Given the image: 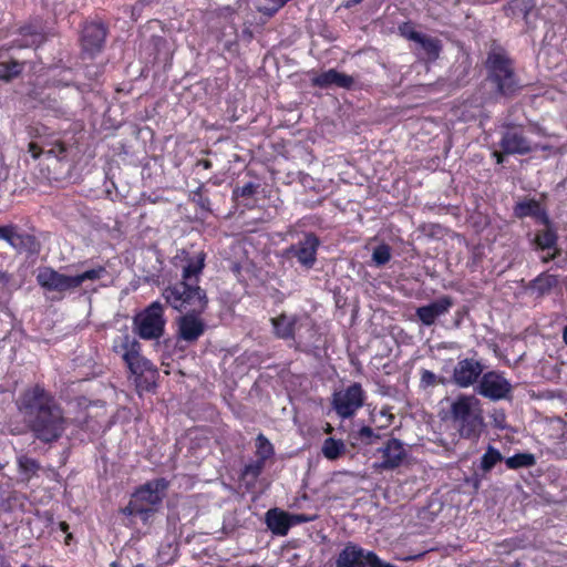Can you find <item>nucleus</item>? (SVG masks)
<instances>
[{
  "mask_svg": "<svg viewBox=\"0 0 567 567\" xmlns=\"http://www.w3.org/2000/svg\"><path fill=\"white\" fill-rule=\"evenodd\" d=\"M205 266V254L199 251L187 258L183 267L182 281L165 288L162 296L166 302L179 312H204L208 299L206 292L197 285Z\"/></svg>",
  "mask_w": 567,
  "mask_h": 567,
  "instance_id": "nucleus-1",
  "label": "nucleus"
},
{
  "mask_svg": "<svg viewBox=\"0 0 567 567\" xmlns=\"http://www.w3.org/2000/svg\"><path fill=\"white\" fill-rule=\"evenodd\" d=\"M450 416L462 437L477 439L481 435L484 416L482 403L475 395H457L450 404Z\"/></svg>",
  "mask_w": 567,
  "mask_h": 567,
  "instance_id": "nucleus-2",
  "label": "nucleus"
},
{
  "mask_svg": "<svg viewBox=\"0 0 567 567\" xmlns=\"http://www.w3.org/2000/svg\"><path fill=\"white\" fill-rule=\"evenodd\" d=\"M485 68L486 82L495 89V94L512 97L522 89L513 62L503 51L492 50L487 54Z\"/></svg>",
  "mask_w": 567,
  "mask_h": 567,
  "instance_id": "nucleus-3",
  "label": "nucleus"
},
{
  "mask_svg": "<svg viewBox=\"0 0 567 567\" xmlns=\"http://www.w3.org/2000/svg\"><path fill=\"white\" fill-rule=\"evenodd\" d=\"M104 274V267L89 269L74 276L61 274L51 267H43L40 268L37 274V281L45 290L70 293L85 281L99 280Z\"/></svg>",
  "mask_w": 567,
  "mask_h": 567,
  "instance_id": "nucleus-4",
  "label": "nucleus"
},
{
  "mask_svg": "<svg viewBox=\"0 0 567 567\" xmlns=\"http://www.w3.org/2000/svg\"><path fill=\"white\" fill-rule=\"evenodd\" d=\"M27 424L37 440L42 443H53L62 437L69 423L62 409L56 404Z\"/></svg>",
  "mask_w": 567,
  "mask_h": 567,
  "instance_id": "nucleus-5",
  "label": "nucleus"
},
{
  "mask_svg": "<svg viewBox=\"0 0 567 567\" xmlns=\"http://www.w3.org/2000/svg\"><path fill=\"white\" fill-rule=\"evenodd\" d=\"M16 404L25 423H28L58 403L43 386L35 384L22 391Z\"/></svg>",
  "mask_w": 567,
  "mask_h": 567,
  "instance_id": "nucleus-6",
  "label": "nucleus"
},
{
  "mask_svg": "<svg viewBox=\"0 0 567 567\" xmlns=\"http://www.w3.org/2000/svg\"><path fill=\"white\" fill-rule=\"evenodd\" d=\"M166 319L164 306L159 301L152 302L134 318V328L144 340L159 339L165 331Z\"/></svg>",
  "mask_w": 567,
  "mask_h": 567,
  "instance_id": "nucleus-7",
  "label": "nucleus"
},
{
  "mask_svg": "<svg viewBox=\"0 0 567 567\" xmlns=\"http://www.w3.org/2000/svg\"><path fill=\"white\" fill-rule=\"evenodd\" d=\"M336 567H395L381 560L371 550H365L357 544L348 543L336 560Z\"/></svg>",
  "mask_w": 567,
  "mask_h": 567,
  "instance_id": "nucleus-8",
  "label": "nucleus"
},
{
  "mask_svg": "<svg viewBox=\"0 0 567 567\" xmlns=\"http://www.w3.org/2000/svg\"><path fill=\"white\" fill-rule=\"evenodd\" d=\"M364 400L365 393L361 384L355 382L333 393L332 408L340 417L348 419L364 404Z\"/></svg>",
  "mask_w": 567,
  "mask_h": 567,
  "instance_id": "nucleus-9",
  "label": "nucleus"
},
{
  "mask_svg": "<svg viewBox=\"0 0 567 567\" xmlns=\"http://www.w3.org/2000/svg\"><path fill=\"white\" fill-rule=\"evenodd\" d=\"M141 37L152 47L154 59L167 61L173 53V45L165 35L161 21L151 20L141 28Z\"/></svg>",
  "mask_w": 567,
  "mask_h": 567,
  "instance_id": "nucleus-10",
  "label": "nucleus"
},
{
  "mask_svg": "<svg viewBox=\"0 0 567 567\" xmlns=\"http://www.w3.org/2000/svg\"><path fill=\"white\" fill-rule=\"evenodd\" d=\"M476 392L492 401H499L506 399L512 392V384L503 373L489 371L481 377Z\"/></svg>",
  "mask_w": 567,
  "mask_h": 567,
  "instance_id": "nucleus-11",
  "label": "nucleus"
},
{
  "mask_svg": "<svg viewBox=\"0 0 567 567\" xmlns=\"http://www.w3.org/2000/svg\"><path fill=\"white\" fill-rule=\"evenodd\" d=\"M374 456L378 460L373 465L374 468L390 471L403 464L406 458V451L400 440L390 439L375 451Z\"/></svg>",
  "mask_w": 567,
  "mask_h": 567,
  "instance_id": "nucleus-12",
  "label": "nucleus"
},
{
  "mask_svg": "<svg viewBox=\"0 0 567 567\" xmlns=\"http://www.w3.org/2000/svg\"><path fill=\"white\" fill-rule=\"evenodd\" d=\"M203 312H185L177 321V338L187 343L196 342L206 330V322L200 317Z\"/></svg>",
  "mask_w": 567,
  "mask_h": 567,
  "instance_id": "nucleus-13",
  "label": "nucleus"
},
{
  "mask_svg": "<svg viewBox=\"0 0 567 567\" xmlns=\"http://www.w3.org/2000/svg\"><path fill=\"white\" fill-rule=\"evenodd\" d=\"M167 488L168 482L165 478H156L141 485L133 495L140 504L146 508H153L154 513L165 497Z\"/></svg>",
  "mask_w": 567,
  "mask_h": 567,
  "instance_id": "nucleus-14",
  "label": "nucleus"
},
{
  "mask_svg": "<svg viewBox=\"0 0 567 567\" xmlns=\"http://www.w3.org/2000/svg\"><path fill=\"white\" fill-rule=\"evenodd\" d=\"M275 334L280 339H295L302 328H309L310 321L307 317L282 313L271 319Z\"/></svg>",
  "mask_w": 567,
  "mask_h": 567,
  "instance_id": "nucleus-15",
  "label": "nucleus"
},
{
  "mask_svg": "<svg viewBox=\"0 0 567 567\" xmlns=\"http://www.w3.org/2000/svg\"><path fill=\"white\" fill-rule=\"evenodd\" d=\"M483 375V365L474 359H463L457 362L453 371V381L460 388H470Z\"/></svg>",
  "mask_w": 567,
  "mask_h": 567,
  "instance_id": "nucleus-16",
  "label": "nucleus"
},
{
  "mask_svg": "<svg viewBox=\"0 0 567 567\" xmlns=\"http://www.w3.org/2000/svg\"><path fill=\"white\" fill-rule=\"evenodd\" d=\"M106 34L104 24L97 22L86 24L82 32L83 50L91 56L95 55L102 50Z\"/></svg>",
  "mask_w": 567,
  "mask_h": 567,
  "instance_id": "nucleus-17",
  "label": "nucleus"
},
{
  "mask_svg": "<svg viewBox=\"0 0 567 567\" xmlns=\"http://www.w3.org/2000/svg\"><path fill=\"white\" fill-rule=\"evenodd\" d=\"M320 241L313 234H308L303 240L290 248V252L297 258L299 264L306 268H311L316 262L317 250Z\"/></svg>",
  "mask_w": 567,
  "mask_h": 567,
  "instance_id": "nucleus-18",
  "label": "nucleus"
},
{
  "mask_svg": "<svg viewBox=\"0 0 567 567\" xmlns=\"http://www.w3.org/2000/svg\"><path fill=\"white\" fill-rule=\"evenodd\" d=\"M452 306V299L444 296L426 306L419 307L416 309V316L423 324L432 326L437 318L447 313Z\"/></svg>",
  "mask_w": 567,
  "mask_h": 567,
  "instance_id": "nucleus-19",
  "label": "nucleus"
},
{
  "mask_svg": "<svg viewBox=\"0 0 567 567\" xmlns=\"http://www.w3.org/2000/svg\"><path fill=\"white\" fill-rule=\"evenodd\" d=\"M501 147L506 154H527L532 151L529 141L516 128H508L503 134Z\"/></svg>",
  "mask_w": 567,
  "mask_h": 567,
  "instance_id": "nucleus-20",
  "label": "nucleus"
},
{
  "mask_svg": "<svg viewBox=\"0 0 567 567\" xmlns=\"http://www.w3.org/2000/svg\"><path fill=\"white\" fill-rule=\"evenodd\" d=\"M353 83L354 79L351 75L339 72L334 69L322 72L312 79V84L321 89H328L331 86L350 89Z\"/></svg>",
  "mask_w": 567,
  "mask_h": 567,
  "instance_id": "nucleus-21",
  "label": "nucleus"
},
{
  "mask_svg": "<svg viewBox=\"0 0 567 567\" xmlns=\"http://www.w3.org/2000/svg\"><path fill=\"white\" fill-rule=\"evenodd\" d=\"M514 214L518 218L534 217L538 223L545 226L549 224L546 212L540 207L539 203L534 199L517 203L514 208Z\"/></svg>",
  "mask_w": 567,
  "mask_h": 567,
  "instance_id": "nucleus-22",
  "label": "nucleus"
},
{
  "mask_svg": "<svg viewBox=\"0 0 567 567\" xmlns=\"http://www.w3.org/2000/svg\"><path fill=\"white\" fill-rule=\"evenodd\" d=\"M125 363L132 374L138 378L145 377L146 381H154L156 369L150 360L141 355L140 351L136 354H131Z\"/></svg>",
  "mask_w": 567,
  "mask_h": 567,
  "instance_id": "nucleus-23",
  "label": "nucleus"
},
{
  "mask_svg": "<svg viewBox=\"0 0 567 567\" xmlns=\"http://www.w3.org/2000/svg\"><path fill=\"white\" fill-rule=\"evenodd\" d=\"M17 468L19 480L24 483H29L32 478L37 477L40 472L44 471L39 461L27 454L17 456Z\"/></svg>",
  "mask_w": 567,
  "mask_h": 567,
  "instance_id": "nucleus-24",
  "label": "nucleus"
},
{
  "mask_svg": "<svg viewBox=\"0 0 567 567\" xmlns=\"http://www.w3.org/2000/svg\"><path fill=\"white\" fill-rule=\"evenodd\" d=\"M266 523L275 535L286 536L290 529L289 513L278 508L269 509L266 513Z\"/></svg>",
  "mask_w": 567,
  "mask_h": 567,
  "instance_id": "nucleus-25",
  "label": "nucleus"
},
{
  "mask_svg": "<svg viewBox=\"0 0 567 567\" xmlns=\"http://www.w3.org/2000/svg\"><path fill=\"white\" fill-rule=\"evenodd\" d=\"M113 350L121 354L126 362L131 354H136L140 351V343L130 334H123L113 341Z\"/></svg>",
  "mask_w": 567,
  "mask_h": 567,
  "instance_id": "nucleus-26",
  "label": "nucleus"
},
{
  "mask_svg": "<svg viewBox=\"0 0 567 567\" xmlns=\"http://www.w3.org/2000/svg\"><path fill=\"white\" fill-rule=\"evenodd\" d=\"M321 453L329 461L338 460L346 453V444L342 440L328 437L322 443Z\"/></svg>",
  "mask_w": 567,
  "mask_h": 567,
  "instance_id": "nucleus-27",
  "label": "nucleus"
},
{
  "mask_svg": "<svg viewBox=\"0 0 567 567\" xmlns=\"http://www.w3.org/2000/svg\"><path fill=\"white\" fill-rule=\"evenodd\" d=\"M509 470L528 468L536 464V457L532 453H517L505 460Z\"/></svg>",
  "mask_w": 567,
  "mask_h": 567,
  "instance_id": "nucleus-28",
  "label": "nucleus"
},
{
  "mask_svg": "<svg viewBox=\"0 0 567 567\" xmlns=\"http://www.w3.org/2000/svg\"><path fill=\"white\" fill-rule=\"evenodd\" d=\"M28 148L33 158H39L43 153L48 156L61 158V156L66 152V146L60 141L55 142L53 146L45 152L34 142L29 143Z\"/></svg>",
  "mask_w": 567,
  "mask_h": 567,
  "instance_id": "nucleus-29",
  "label": "nucleus"
},
{
  "mask_svg": "<svg viewBox=\"0 0 567 567\" xmlns=\"http://www.w3.org/2000/svg\"><path fill=\"white\" fill-rule=\"evenodd\" d=\"M123 514L126 516H140L144 522H147L153 514V508H146L133 495L132 499L126 507L123 508Z\"/></svg>",
  "mask_w": 567,
  "mask_h": 567,
  "instance_id": "nucleus-30",
  "label": "nucleus"
},
{
  "mask_svg": "<svg viewBox=\"0 0 567 567\" xmlns=\"http://www.w3.org/2000/svg\"><path fill=\"white\" fill-rule=\"evenodd\" d=\"M259 12L269 17L276 13L288 0H250Z\"/></svg>",
  "mask_w": 567,
  "mask_h": 567,
  "instance_id": "nucleus-31",
  "label": "nucleus"
},
{
  "mask_svg": "<svg viewBox=\"0 0 567 567\" xmlns=\"http://www.w3.org/2000/svg\"><path fill=\"white\" fill-rule=\"evenodd\" d=\"M378 435L369 426H362L357 433L350 434V441L353 446L359 444H372Z\"/></svg>",
  "mask_w": 567,
  "mask_h": 567,
  "instance_id": "nucleus-32",
  "label": "nucleus"
},
{
  "mask_svg": "<svg viewBox=\"0 0 567 567\" xmlns=\"http://www.w3.org/2000/svg\"><path fill=\"white\" fill-rule=\"evenodd\" d=\"M9 245L19 251L31 250L34 245V238L31 235L16 231Z\"/></svg>",
  "mask_w": 567,
  "mask_h": 567,
  "instance_id": "nucleus-33",
  "label": "nucleus"
},
{
  "mask_svg": "<svg viewBox=\"0 0 567 567\" xmlns=\"http://www.w3.org/2000/svg\"><path fill=\"white\" fill-rule=\"evenodd\" d=\"M503 460L501 452L492 446H488L481 460V467L483 471H491L499 461Z\"/></svg>",
  "mask_w": 567,
  "mask_h": 567,
  "instance_id": "nucleus-34",
  "label": "nucleus"
},
{
  "mask_svg": "<svg viewBox=\"0 0 567 567\" xmlns=\"http://www.w3.org/2000/svg\"><path fill=\"white\" fill-rule=\"evenodd\" d=\"M557 237L555 233L550 229H546L542 233H538L535 243L538 248L542 250L551 249L556 245Z\"/></svg>",
  "mask_w": 567,
  "mask_h": 567,
  "instance_id": "nucleus-35",
  "label": "nucleus"
},
{
  "mask_svg": "<svg viewBox=\"0 0 567 567\" xmlns=\"http://www.w3.org/2000/svg\"><path fill=\"white\" fill-rule=\"evenodd\" d=\"M256 447H257V455L260 460L266 461L274 455L272 444L262 434H259L257 436Z\"/></svg>",
  "mask_w": 567,
  "mask_h": 567,
  "instance_id": "nucleus-36",
  "label": "nucleus"
},
{
  "mask_svg": "<svg viewBox=\"0 0 567 567\" xmlns=\"http://www.w3.org/2000/svg\"><path fill=\"white\" fill-rule=\"evenodd\" d=\"M533 7L534 3L532 0H512L508 3L507 10L511 11L513 16L522 14L526 18Z\"/></svg>",
  "mask_w": 567,
  "mask_h": 567,
  "instance_id": "nucleus-37",
  "label": "nucleus"
},
{
  "mask_svg": "<svg viewBox=\"0 0 567 567\" xmlns=\"http://www.w3.org/2000/svg\"><path fill=\"white\" fill-rule=\"evenodd\" d=\"M391 259V248L385 245H379L374 248L372 260L377 266L385 265Z\"/></svg>",
  "mask_w": 567,
  "mask_h": 567,
  "instance_id": "nucleus-38",
  "label": "nucleus"
},
{
  "mask_svg": "<svg viewBox=\"0 0 567 567\" xmlns=\"http://www.w3.org/2000/svg\"><path fill=\"white\" fill-rule=\"evenodd\" d=\"M21 72V65L18 62L0 63V80L10 81Z\"/></svg>",
  "mask_w": 567,
  "mask_h": 567,
  "instance_id": "nucleus-39",
  "label": "nucleus"
},
{
  "mask_svg": "<svg viewBox=\"0 0 567 567\" xmlns=\"http://www.w3.org/2000/svg\"><path fill=\"white\" fill-rule=\"evenodd\" d=\"M420 44L427 52L429 55L437 58L440 53V41L424 35Z\"/></svg>",
  "mask_w": 567,
  "mask_h": 567,
  "instance_id": "nucleus-40",
  "label": "nucleus"
},
{
  "mask_svg": "<svg viewBox=\"0 0 567 567\" xmlns=\"http://www.w3.org/2000/svg\"><path fill=\"white\" fill-rule=\"evenodd\" d=\"M439 382L443 383L442 379H439L435 373L430 370H421L420 385L423 389L436 385Z\"/></svg>",
  "mask_w": 567,
  "mask_h": 567,
  "instance_id": "nucleus-41",
  "label": "nucleus"
},
{
  "mask_svg": "<svg viewBox=\"0 0 567 567\" xmlns=\"http://www.w3.org/2000/svg\"><path fill=\"white\" fill-rule=\"evenodd\" d=\"M265 462L266 461L258 458L257 461L247 464L244 468V475L256 478L261 473Z\"/></svg>",
  "mask_w": 567,
  "mask_h": 567,
  "instance_id": "nucleus-42",
  "label": "nucleus"
},
{
  "mask_svg": "<svg viewBox=\"0 0 567 567\" xmlns=\"http://www.w3.org/2000/svg\"><path fill=\"white\" fill-rule=\"evenodd\" d=\"M557 280L554 276H550V275H544V276H540L538 277L536 280H535V285L536 287L542 291H546L548 289H550L554 285H556Z\"/></svg>",
  "mask_w": 567,
  "mask_h": 567,
  "instance_id": "nucleus-43",
  "label": "nucleus"
},
{
  "mask_svg": "<svg viewBox=\"0 0 567 567\" xmlns=\"http://www.w3.org/2000/svg\"><path fill=\"white\" fill-rule=\"evenodd\" d=\"M16 231L17 227L14 225L0 226V239L9 244Z\"/></svg>",
  "mask_w": 567,
  "mask_h": 567,
  "instance_id": "nucleus-44",
  "label": "nucleus"
},
{
  "mask_svg": "<svg viewBox=\"0 0 567 567\" xmlns=\"http://www.w3.org/2000/svg\"><path fill=\"white\" fill-rule=\"evenodd\" d=\"M254 190H255L254 184L252 183H248L243 188H237L235 190V195L236 196H241V197L250 196V195L254 194Z\"/></svg>",
  "mask_w": 567,
  "mask_h": 567,
  "instance_id": "nucleus-45",
  "label": "nucleus"
},
{
  "mask_svg": "<svg viewBox=\"0 0 567 567\" xmlns=\"http://www.w3.org/2000/svg\"><path fill=\"white\" fill-rule=\"evenodd\" d=\"M310 519L302 515V514H289V525L290 527L293 526V525H298V524H301V523H306V522H309Z\"/></svg>",
  "mask_w": 567,
  "mask_h": 567,
  "instance_id": "nucleus-46",
  "label": "nucleus"
},
{
  "mask_svg": "<svg viewBox=\"0 0 567 567\" xmlns=\"http://www.w3.org/2000/svg\"><path fill=\"white\" fill-rule=\"evenodd\" d=\"M22 32L24 34H30L32 37H34V39L32 40V43H41L43 41V37L38 33L35 30H33L31 27H25V28H22Z\"/></svg>",
  "mask_w": 567,
  "mask_h": 567,
  "instance_id": "nucleus-47",
  "label": "nucleus"
},
{
  "mask_svg": "<svg viewBox=\"0 0 567 567\" xmlns=\"http://www.w3.org/2000/svg\"><path fill=\"white\" fill-rule=\"evenodd\" d=\"M406 37H408L410 40H412V41H414V42L420 43L424 35H423V34H421V33H420V32H417V31H411V32H409V33H408V35H406Z\"/></svg>",
  "mask_w": 567,
  "mask_h": 567,
  "instance_id": "nucleus-48",
  "label": "nucleus"
},
{
  "mask_svg": "<svg viewBox=\"0 0 567 567\" xmlns=\"http://www.w3.org/2000/svg\"><path fill=\"white\" fill-rule=\"evenodd\" d=\"M554 257H555V254H548L547 256H543L542 258L544 261H548V260L553 259Z\"/></svg>",
  "mask_w": 567,
  "mask_h": 567,
  "instance_id": "nucleus-49",
  "label": "nucleus"
},
{
  "mask_svg": "<svg viewBox=\"0 0 567 567\" xmlns=\"http://www.w3.org/2000/svg\"><path fill=\"white\" fill-rule=\"evenodd\" d=\"M563 340H564L565 344L567 346V326L564 328V331H563Z\"/></svg>",
  "mask_w": 567,
  "mask_h": 567,
  "instance_id": "nucleus-50",
  "label": "nucleus"
},
{
  "mask_svg": "<svg viewBox=\"0 0 567 567\" xmlns=\"http://www.w3.org/2000/svg\"><path fill=\"white\" fill-rule=\"evenodd\" d=\"M60 527H61V529H62L63 532H66V530H68V528H69V526H68V524H66L65 522H61V523H60Z\"/></svg>",
  "mask_w": 567,
  "mask_h": 567,
  "instance_id": "nucleus-51",
  "label": "nucleus"
},
{
  "mask_svg": "<svg viewBox=\"0 0 567 567\" xmlns=\"http://www.w3.org/2000/svg\"><path fill=\"white\" fill-rule=\"evenodd\" d=\"M362 0H350L348 3H347V7H350L352 4H358L360 3Z\"/></svg>",
  "mask_w": 567,
  "mask_h": 567,
  "instance_id": "nucleus-52",
  "label": "nucleus"
},
{
  "mask_svg": "<svg viewBox=\"0 0 567 567\" xmlns=\"http://www.w3.org/2000/svg\"><path fill=\"white\" fill-rule=\"evenodd\" d=\"M333 431V427L328 424L327 427H326V433H331Z\"/></svg>",
  "mask_w": 567,
  "mask_h": 567,
  "instance_id": "nucleus-53",
  "label": "nucleus"
},
{
  "mask_svg": "<svg viewBox=\"0 0 567 567\" xmlns=\"http://www.w3.org/2000/svg\"><path fill=\"white\" fill-rule=\"evenodd\" d=\"M55 475H56V474H55V472H54V471H52V470H50V471H49V476H55Z\"/></svg>",
  "mask_w": 567,
  "mask_h": 567,
  "instance_id": "nucleus-54",
  "label": "nucleus"
},
{
  "mask_svg": "<svg viewBox=\"0 0 567 567\" xmlns=\"http://www.w3.org/2000/svg\"><path fill=\"white\" fill-rule=\"evenodd\" d=\"M497 156V162L501 163L502 162V158L498 154H495Z\"/></svg>",
  "mask_w": 567,
  "mask_h": 567,
  "instance_id": "nucleus-55",
  "label": "nucleus"
}]
</instances>
